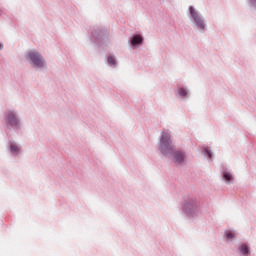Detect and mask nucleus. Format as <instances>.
<instances>
[{
    "label": "nucleus",
    "instance_id": "obj_9",
    "mask_svg": "<svg viewBox=\"0 0 256 256\" xmlns=\"http://www.w3.org/2000/svg\"><path fill=\"white\" fill-rule=\"evenodd\" d=\"M224 179L225 181H231L233 179V176L229 174L228 172H224Z\"/></svg>",
    "mask_w": 256,
    "mask_h": 256
},
{
    "label": "nucleus",
    "instance_id": "obj_4",
    "mask_svg": "<svg viewBox=\"0 0 256 256\" xmlns=\"http://www.w3.org/2000/svg\"><path fill=\"white\" fill-rule=\"evenodd\" d=\"M6 121L10 125H12V127L19 123V121L17 120V117L15 116V113H13V112H8L7 113Z\"/></svg>",
    "mask_w": 256,
    "mask_h": 256
},
{
    "label": "nucleus",
    "instance_id": "obj_8",
    "mask_svg": "<svg viewBox=\"0 0 256 256\" xmlns=\"http://www.w3.org/2000/svg\"><path fill=\"white\" fill-rule=\"evenodd\" d=\"M10 150H11V153H19V146H17V144L12 143L10 145Z\"/></svg>",
    "mask_w": 256,
    "mask_h": 256
},
{
    "label": "nucleus",
    "instance_id": "obj_3",
    "mask_svg": "<svg viewBox=\"0 0 256 256\" xmlns=\"http://www.w3.org/2000/svg\"><path fill=\"white\" fill-rule=\"evenodd\" d=\"M190 15L194 19L197 28L203 31L205 29V22H203V19L195 11V8H193V6H190Z\"/></svg>",
    "mask_w": 256,
    "mask_h": 256
},
{
    "label": "nucleus",
    "instance_id": "obj_13",
    "mask_svg": "<svg viewBox=\"0 0 256 256\" xmlns=\"http://www.w3.org/2000/svg\"><path fill=\"white\" fill-rule=\"evenodd\" d=\"M206 154L208 155L209 159H211V152L209 150H206Z\"/></svg>",
    "mask_w": 256,
    "mask_h": 256
},
{
    "label": "nucleus",
    "instance_id": "obj_1",
    "mask_svg": "<svg viewBox=\"0 0 256 256\" xmlns=\"http://www.w3.org/2000/svg\"><path fill=\"white\" fill-rule=\"evenodd\" d=\"M175 151V146L171 145L169 134L163 133L161 137V152L163 155H169Z\"/></svg>",
    "mask_w": 256,
    "mask_h": 256
},
{
    "label": "nucleus",
    "instance_id": "obj_5",
    "mask_svg": "<svg viewBox=\"0 0 256 256\" xmlns=\"http://www.w3.org/2000/svg\"><path fill=\"white\" fill-rule=\"evenodd\" d=\"M184 160H185V155H183V153L174 152V161L176 163H183Z\"/></svg>",
    "mask_w": 256,
    "mask_h": 256
},
{
    "label": "nucleus",
    "instance_id": "obj_12",
    "mask_svg": "<svg viewBox=\"0 0 256 256\" xmlns=\"http://www.w3.org/2000/svg\"><path fill=\"white\" fill-rule=\"evenodd\" d=\"M226 237H227V239H233L235 237V235L233 234V232H227Z\"/></svg>",
    "mask_w": 256,
    "mask_h": 256
},
{
    "label": "nucleus",
    "instance_id": "obj_6",
    "mask_svg": "<svg viewBox=\"0 0 256 256\" xmlns=\"http://www.w3.org/2000/svg\"><path fill=\"white\" fill-rule=\"evenodd\" d=\"M132 45H141V43H143V38L139 35H136L133 37L132 41H131Z\"/></svg>",
    "mask_w": 256,
    "mask_h": 256
},
{
    "label": "nucleus",
    "instance_id": "obj_2",
    "mask_svg": "<svg viewBox=\"0 0 256 256\" xmlns=\"http://www.w3.org/2000/svg\"><path fill=\"white\" fill-rule=\"evenodd\" d=\"M27 59L32 61L35 67H43V65H45V61L43 60V57L37 51H30L27 55Z\"/></svg>",
    "mask_w": 256,
    "mask_h": 256
},
{
    "label": "nucleus",
    "instance_id": "obj_10",
    "mask_svg": "<svg viewBox=\"0 0 256 256\" xmlns=\"http://www.w3.org/2000/svg\"><path fill=\"white\" fill-rule=\"evenodd\" d=\"M109 65H115V58L113 56L108 57Z\"/></svg>",
    "mask_w": 256,
    "mask_h": 256
},
{
    "label": "nucleus",
    "instance_id": "obj_11",
    "mask_svg": "<svg viewBox=\"0 0 256 256\" xmlns=\"http://www.w3.org/2000/svg\"><path fill=\"white\" fill-rule=\"evenodd\" d=\"M179 95H181L182 97H185L187 95V91L182 88L179 90Z\"/></svg>",
    "mask_w": 256,
    "mask_h": 256
},
{
    "label": "nucleus",
    "instance_id": "obj_7",
    "mask_svg": "<svg viewBox=\"0 0 256 256\" xmlns=\"http://www.w3.org/2000/svg\"><path fill=\"white\" fill-rule=\"evenodd\" d=\"M240 253H242V255H249V247L246 244H242L240 246Z\"/></svg>",
    "mask_w": 256,
    "mask_h": 256
},
{
    "label": "nucleus",
    "instance_id": "obj_14",
    "mask_svg": "<svg viewBox=\"0 0 256 256\" xmlns=\"http://www.w3.org/2000/svg\"><path fill=\"white\" fill-rule=\"evenodd\" d=\"M0 49H3V45L0 44Z\"/></svg>",
    "mask_w": 256,
    "mask_h": 256
}]
</instances>
